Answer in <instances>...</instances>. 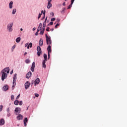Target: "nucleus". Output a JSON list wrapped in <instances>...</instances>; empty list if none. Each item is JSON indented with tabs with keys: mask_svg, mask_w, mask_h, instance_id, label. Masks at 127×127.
<instances>
[{
	"mask_svg": "<svg viewBox=\"0 0 127 127\" xmlns=\"http://www.w3.org/2000/svg\"><path fill=\"white\" fill-rule=\"evenodd\" d=\"M14 99V96L13 95H12V96H11V100L13 101Z\"/></svg>",
	"mask_w": 127,
	"mask_h": 127,
	"instance_id": "nucleus-28",
	"label": "nucleus"
},
{
	"mask_svg": "<svg viewBox=\"0 0 127 127\" xmlns=\"http://www.w3.org/2000/svg\"><path fill=\"white\" fill-rule=\"evenodd\" d=\"M32 46V43H30V44H29L28 46H27V49H29V48H31Z\"/></svg>",
	"mask_w": 127,
	"mask_h": 127,
	"instance_id": "nucleus-23",
	"label": "nucleus"
},
{
	"mask_svg": "<svg viewBox=\"0 0 127 127\" xmlns=\"http://www.w3.org/2000/svg\"><path fill=\"white\" fill-rule=\"evenodd\" d=\"M42 15V14L40 13L39 16H38V19H39L41 18V15Z\"/></svg>",
	"mask_w": 127,
	"mask_h": 127,
	"instance_id": "nucleus-35",
	"label": "nucleus"
},
{
	"mask_svg": "<svg viewBox=\"0 0 127 127\" xmlns=\"http://www.w3.org/2000/svg\"><path fill=\"white\" fill-rule=\"evenodd\" d=\"M28 46H29V43H26V44H25V45H24L25 47H28Z\"/></svg>",
	"mask_w": 127,
	"mask_h": 127,
	"instance_id": "nucleus-41",
	"label": "nucleus"
},
{
	"mask_svg": "<svg viewBox=\"0 0 127 127\" xmlns=\"http://www.w3.org/2000/svg\"><path fill=\"white\" fill-rule=\"evenodd\" d=\"M22 105V101H20L19 102V105L21 106Z\"/></svg>",
	"mask_w": 127,
	"mask_h": 127,
	"instance_id": "nucleus-44",
	"label": "nucleus"
},
{
	"mask_svg": "<svg viewBox=\"0 0 127 127\" xmlns=\"http://www.w3.org/2000/svg\"><path fill=\"white\" fill-rule=\"evenodd\" d=\"M13 25V23H10L7 25V29L9 32H12L13 29H12V26Z\"/></svg>",
	"mask_w": 127,
	"mask_h": 127,
	"instance_id": "nucleus-5",
	"label": "nucleus"
},
{
	"mask_svg": "<svg viewBox=\"0 0 127 127\" xmlns=\"http://www.w3.org/2000/svg\"><path fill=\"white\" fill-rule=\"evenodd\" d=\"M15 47H16L15 45H13V46L12 48V51H13V50L15 49Z\"/></svg>",
	"mask_w": 127,
	"mask_h": 127,
	"instance_id": "nucleus-39",
	"label": "nucleus"
},
{
	"mask_svg": "<svg viewBox=\"0 0 127 127\" xmlns=\"http://www.w3.org/2000/svg\"><path fill=\"white\" fill-rule=\"evenodd\" d=\"M16 9H13V11H12V14L13 15H14L16 13Z\"/></svg>",
	"mask_w": 127,
	"mask_h": 127,
	"instance_id": "nucleus-24",
	"label": "nucleus"
},
{
	"mask_svg": "<svg viewBox=\"0 0 127 127\" xmlns=\"http://www.w3.org/2000/svg\"><path fill=\"white\" fill-rule=\"evenodd\" d=\"M35 96L36 97H38L39 96V95L38 93H35Z\"/></svg>",
	"mask_w": 127,
	"mask_h": 127,
	"instance_id": "nucleus-37",
	"label": "nucleus"
},
{
	"mask_svg": "<svg viewBox=\"0 0 127 127\" xmlns=\"http://www.w3.org/2000/svg\"><path fill=\"white\" fill-rule=\"evenodd\" d=\"M35 35H36V36L39 35V33H38V32H37V33H35Z\"/></svg>",
	"mask_w": 127,
	"mask_h": 127,
	"instance_id": "nucleus-46",
	"label": "nucleus"
},
{
	"mask_svg": "<svg viewBox=\"0 0 127 127\" xmlns=\"http://www.w3.org/2000/svg\"><path fill=\"white\" fill-rule=\"evenodd\" d=\"M17 80V74L15 73L13 78V85L12 88H14L16 86V81Z\"/></svg>",
	"mask_w": 127,
	"mask_h": 127,
	"instance_id": "nucleus-4",
	"label": "nucleus"
},
{
	"mask_svg": "<svg viewBox=\"0 0 127 127\" xmlns=\"http://www.w3.org/2000/svg\"><path fill=\"white\" fill-rule=\"evenodd\" d=\"M24 86H25V89H26V90L28 89L30 86V83L29 82V81H26V82L24 84Z\"/></svg>",
	"mask_w": 127,
	"mask_h": 127,
	"instance_id": "nucleus-9",
	"label": "nucleus"
},
{
	"mask_svg": "<svg viewBox=\"0 0 127 127\" xmlns=\"http://www.w3.org/2000/svg\"><path fill=\"white\" fill-rule=\"evenodd\" d=\"M9 116H10V113H9V114H8V116L9 117Z\"/></svg>",
	"mask_w": 127,
	"mask_h": 127,
	"instance_id": "nucleus-55",
	"label": "nucleus"
},
{
	"mask_svg": "<svg viewBox=\"0 0 127 127\" xmlns=\"http://www.w3.org/2000/svg\"><path fill=\"white\" fill-rule=\"evenodd\" d=\"M49 27H47V28H46V31H49Z\"/></svg>",
	"mask_w": 127,
	"mask_h": 127,
	"instance_id": "nucleus-45",
	"label": "nucleus"
},
{
	"mask_svg": "<svg viewBox=\"0 0 127 127\" xmlns=\"http://www.w3.org/2000/svg\"><path fill=\"white\" fill-rule=\"evenodd\" d=\"M39 28H42V23H40Z\"/></svg>",
	"mask_w": 127,
	"mask_h": 127,
	"instance_id": "nucleus-34",
	"label": "nucleus"
},
{
	"mask_svg": "<svg viewBox=\"0 0 127 127\" xmlns=\"http://www.w3.org/2000/svg\"><path fill=\"white\" fill-rule=\"evenodd\" d=\"M21 111V109L20 108H15L14 112H16V113L15 114V115H17V114H19L20 113Z\"/></svg>",
	"mask_w": 127,
	"mask_h": 127,
	"instance_id": "nucleus-10",
	"label": "nucleus"
},
{
	"mask_svg": "<svg viewBox=\"0 0 127 127\" xmlns=\"http://www.w3.org/2000/svg\"><path fill=\"white\" fill-rule=\"evenodd\" d=\"M63 6H65V2H64L63 3Z\"/></svg>",
	"mask_w": 127,
	"mask_h": 127,
	"instance_id": "nucleus-48",
	"label": "nucleus"
},
{
	"mask_svg": "<svg viewBox=\"0 0 127 127\" xmlns=\"http://www.w3.org/2000/svg\"><path fill=\"white\" fill-rule=\"evenodd\" d=\"M56 21L59 23L60 22V19H59V18L57 19Z\"/></svg>",
	"mask_w": 127,
	"mask_h": 127,
	"instance_id": "nucleus-36",
	"label": "nucleus"
},
{
	"mask_svg": "<svg viewBox=\"0 0 127 127\" xmlns=\"http://www.w3.org/2000/svg\"><path fill=\"white\" fill-rule=\"evenodd\" d=\"M53 25V21H51L50 23L48 25Z\"/></svg>",
	"mask_w": 127,
	"mask_h": 127,
	"instance_id": "nucleus-40",
	"label": "nucleus"
},
{
	"mask_svg": "<svg viewBox=\"0 0 127 127\" xmlns=\"http://www.w3.org/2000/svg\"><path fill=\"white\" fill-rule=\"evenodd\" d=\"M45 27H45V26L42 27V31H45Z\"/></svg>",
	"mask_w": 127,
	"mask_h": 127,
	"instance_id": "nucleus-32",
	"label": "nucleus"
},
{
	"mask_svg": "<svg viewBox=\"0 0 127 127\" xmlns=\"http://www.w3.org/2000/svg\"><path fill=\"white\" fill-rule=\"evenodd\" d=\"M43 41L42 39H40V40L39 41V45L40 47L43 46Z\"/></svg>",
	"mask_w": 127,
	"mask_h": 127,
	"instance_id": "nucleus-19",
	"label": "nucleus"
},
{
	"mask_svg": "<svg viewBox=\"0 0 127 127\" xmlns=\"http://www.w3.org/2000/svg\"><path fill=\"white\" fill-rule=\"evenodd\" d=\"M9 67H6L1 70V73H2V75H1L2 81H3L4 79H5L7 78V74L9 73Z\"/></svg>",
	"mask_w": 127,
	"mask_h": 127,
	"instance_id": "nucleus-1",
	"label": "nucleus"
},
{
	"mask_svg": "<svg viewBox=\"0 0 127 127\" xmlns=\"http://www.w3.org/2000/svg\"><path fill=\"white\" fill-rule=\"evenodd\" d=\"M17 119L18 120H21L23 119V116L21 114H19L17 117Z\"/></svg>",
	"mask_w": 127,
	"mask_h": 127,
	"instance_id": "nucleus-13",
	"label": "nucleus"
},
{
	"mask_svg": "<svg viewBox=\"0 0 127 127\" xmlns=\"http://www.w3.org/2000/svg\"><path fill=\"white\" fill-rule=\"evenodd\" d=\"M20 98V94H19L17 97H16V99L18 100Z\"/></svg>",
	"mask_w": 127,
	"mask_h": 127,
	"instance_id": "nucleus-43",
	"label": "nucleus"
},
{
	"mask_svg": "<svg viewBox=\"0 0 127 127\" xmlns=\"http://www.w3.org/2000/svg\"><path fill=\"white\" fill-rule=\"evenodd\" d=\"M3 90L5 92L7 91L8 90V85H4L3 88Z\"/></svg>",
	"mask_w": 127,
	"mask_h": 127,
	"instance_id": "nucleus-14",
	"label": "nucleus"
},
{
	"mask_svg": "<svg viewBox=\"0 0 127 127\" xmlns=\"http://www.w3.org/2000/svg\"><path fill=\"white\" fill-rule=\"evenodd\" d=\"M59 26V24L58 23V24H57L56 25H55V28H57V27H58Z\"/></svg>",
	"mask_w": 127,
	"mask_h": 127,
	"instance_id": "nucleus-38",
	"label": "nucleus"
},
{
	"mask_svg": "<svg viewBox=\"0 0 127 127\" xmlns=\"http://www.w3.org/2000/svg\"><path fill=\"white\" fill-rule=\"evenodd\" d=\"M75 0H71V4H72L74 3Z\"/></svg>",
	"mask_w": 127,
	"mask_h": 127,
	"instance_id": "nucleus-42",
	"label": "nucleus"
},
{
	"mask_svg": "<svg viewBox=\"0 0 127 127\" xmlns=\"http://www.w3.org/2000/svg\"><path fill=\"white\" fill-rule=\"evenodd\" d=\"M51 31H54V29H53H53H51Z\"/></svg>",
	"mask_w": 127,
	"mask_h": 127,
	"instance_id": "nucleus-54",
	"label": "nucleus"
},
{
	"mask_svg": "<svg viewBox=\"0 0 127 127\" xmlns=\"http://www.w3.org/2000/svg\"><path fill=\"white\" fill-rule=\"evenodd\" d=\"M28 121V119L27 118H25V119H24V127H26L27 125H26V123Z\"/></svg>",
	"mask_w": 127,
	"mask_h": 127,
	"instance_id": "nucleus-17",
	"label": "nucleus"
},
{
	"mask_svg": "<svg viewBox=\"0 0 127 127\" xmlns=\"http://www.w3.org/2000/svg\"><path fill=\"white\" fill-rule=\"evenodd\" d=\"M45 10L44 11V12L43 13V14H44V16L43 17V19H44L45 18Z\"/></svg>",
	"mask_w": 127,
	"mask_h": 127,
	"instance_id": "nucleus-33",
	"label": "nucleus"
},
{
	"mask_svg": "<svg viewBox=\"0 0 127 127\" xmlns=\"http://www.w3.org/2000/svg\"><path fill=\"white\" fill-rule=\"evenodd\" d=\"M25 62L26 63H30V61L29 59H27L26 61H25Z\"/></svg>",
	"mask_w": 127,
	"mask_h": 127,
	"instance_id": "nucleus-27",
	"label": "nucleus"
},
{
	"mask_svg": "<svg viewBox=\"0 0 127 127\" xmlns=\"http://www.w3.org/2000/svg\"><path fill=\"white\" fill-rule=\"evenodd\" d=\"M64 1H67V0H64Z\"/></svg>",
	"mask_w": 127,
	"mask_h": 127,
	"instance_id": "nucleus-57",
	"label": "nucleus"
},
{
	"mask_svg": "<svg viewBox=\"0 0 127 127\" xmlns=\"http://www.w3.org/2000/svg\"><path fill=\"white\" fill-rule=\"evenodd\" d=\"M2 108H3V106L2 105H0V112H1L2 110Z\"/></svg>",
	"mask_w": 127,
	"mask_h": 127,
	"instance_id": "nucleus-29",
	"label": "nucleus"
},
{
	"mask_svg": "<svg viewBox=\"0 0 127 127\" xmlns=\"http://www.w3.org/2000/svg\"><path fill=\"white\" fill-rule=\"evenodd\" d=\"M72 4L71 3L69 5V6H68V7L67 8V9H70L72 7Z\"/></svg>",
	"mask_w": 127,
	"mask_h": 127,
	"instance_id": "nucleus-30",
	"label": "nucleus"
},
{
	"mask_svg": "<svg viewBox=\"0 0 127 127\" xmlns=\"http://www.w3.org/2000/svg\"><path fill=\"white\" fill-rule=\"evenodd\" d=\"M28 109H29V107H27V110H28Z\"/></svg>",
	"mask_w": 127,
	"mask_h": 127,
	"instance_id": "nucleus-56",
	"label": "nucleus"
},
{
	"mask_svg": "<svg viewBox=\"0 0 127 127\" xmlns=\"http://www.w3.org/2000/svg\"><path fill=\"white\" fill-rule=\"evenodd\" d=\"M18 103H19V101H18V100H15L14 102V104L15 105H18Z\"/></svg>",
	"mask_w": 127,
	"mask_h": 127,
	"instance_id": "nucleus-22",
	"label": "nucleus"
},
{
	"mask_svg": "<svg viewBox=\"0 0 127 127\" xmlns=\"http://www.w3.org/2000/svg\"><path fill=\"white\" fill-rule=\"evenodd\" d=\"M37 55L38 57H40L41 54H42V51H41V49L40 46H37Z\"/></svg>",
	"mask_w": 127,
	"mask_h": 127,
	"instance_id": "nucleus-6",
	"label": "nucleus"
},
{
	"mask_svg": "<svg viewBox=\"0 0 127 127\" xmlns=\"http://www.w3.org/2000/svg\"><path fill=\"white\" fill-rule=\"evenodd\" d=\"M44 60L42 61V67L44 68H46V64L45 63H46V61H47L48 57L47 55L46 54H44Z\"/></svg>",
	"mask_w": 127,
	"mask_h": 127,
	"instance_id": "nucleus-2",
	"label": "nucleus"
},
{
	"mask_svg": "<svg viewBox=\"0 0 127 127\" xmlns=\"http://www.w3.org/2000/svg\"><path fill=\"white\" fill-rule=\"evenodd\" d=\"M35 30H36V28H33V31H34Z\"/></svg>",
	"mask_w": 127,
	"mask_h": 127,
	"instance_id": "nucleus-50",
	"label": "nucleus"
},
{
	"mask_svg": "<svg viewBox=\"0 0 127 127\" xmlns=\"http://www.w3.org/2000/svg\"><path fill=\"white\" fill-rule=\"evenodd\" d=\"M21 40V38L20 37H17V38L16 39V40H15V41L18 43L20 42Z\"/></svg>",
	"mask_w": 127,
	"mask_h": 127,
	"instance_id": "nucleus-21",
	"label": "nucleus"
},
{
	"mask_svg": "<svg viewBox=\"0 0 127 127\" xmlns=\"http://www.w3.org/2000/svg\"><path fill=\"white\" fill-rule=\"evenodd\" d=\"M27 54V53L25 52L24 53V56L26 55Z\"/></svg>",
	"mask_w": 127,
	"mask_h": 127,
	"instance_id": "nucleus-53",
	"label": "nucleus"
},
{
	"mask_svg": "<svg viewBox=\"0 0 127 127\" xmlns=\"http://www.w3.org/2000/svg\"><path fill=\"white\" fill-rule=\"evenodd\" d=\"M35 67V62H33L32 63L31 68V70L32 72H34Z\"/></svg>",
	"mask_w": 127,
	"mask_h": 127,
	"instance_id": "nucleus-11",
	"label": "nucleus"
},
{
	"mask_svg": "<svg viewBox=\"0 0 127 127\" xmlns=\"http://www.w3.org/2000/svg\"><path fill=\"white\" fill-rule=\"evenodd\" d=\"M20 30H21V31H23V29L21 28V29H20Z\"/></svg>",
	"mask_w": 127,
	"mask_h": 127,
	"instance_id": "nucleus-52",
	"label": "nucleus"
},
{
	"mask_svg": "<svg viewBox=\"0 0 127 127\" xmlns=\"http://www.w3.org/2000/svg\"><path fill=\"white\" fill-rule=\"evenodd\" d=\"M56 20V18H52L51 19V21H54Z\"/></svg>",
	"mask_w": 127,
	"mask_h": 127,
	"instance_id": "nucleus-31",
	"label": "nucleus"
},
{
	"mask_svg": "<svg viewBox=\"0 0 127 127\" xmlns=\"http://www.w3.org/2000/svg\"><path fill=\"white\" fill-rule=\"evenodd\" d=\"M12 5H13V1H11L10 3H9V7L10 9L12 8Z\"/></svg>",
	"mask_w": 127,
	"mask_h": 127,
	"instance_id": "nucleus-18",
	"label": "nucleus"
},
{
	"mask_svg": "<svg viewBox=\"0 0 127 127\" xmlns=\"http://www.w3.org/2000/svg\"><path fill=\"white\" fill-rule=\"evenodd\" d=\"M41 13H40L41 14H43V10H42L41 12Z\"/></svg>",
	"mask_w": 127,
	"mask_h": 127,
	"instance_id": "nucleus-49",
	"label": "nucleus"
},
{
	"mask_svg": "<svg viewBox=\"0 0 127 127\" xmlns=\"http://www.w3.org/2000/svg\"><path fill=\"white\" fill-rule=\"evenodd\" d=\"M42 28L38 27L37 32H39L40 31H42Z\"/></svg>",
	"mask_w": 127,
	"mask_h": 127,
	"instance_id": "nucleus-25",
	"label": "nucleus"
},
{
	"mask_svg": "<svg viewBox=\"0 0 127 127\" xmlns=\"http://www.w3.org/2000/svg\"><path fill=\"white\" fill-rule=\"evenodd\" d=\"M13 73V70L12 71H10V74H12Z\"/></svg>",
	"mask_w": 127,
	"mask_h": 127,
	"instance_id": "nucleus-51",
	"label": "nucleus"
},
{
	"mask_svg": "<svg viewBox=\"0 0 127 127\" xmlns=\"http://www.w3.org/2000/svg\"><path fill=\"white\" fill-rule=\"evenodd\" d=\"M40 82V79L39 78H37L35 81V83H34V85H36V84H39V83Z\"/></svg>",
	"mask_w": 127,
	"mask_h": 127,
	"instance_id": "nucleus-12",
	"label": "nucleus"
},
{
	"mask_svg": "<svg viewBox=\"0 0 127 127\" xmlns=\"http://www.w3.org/2000/svg\"><path fill=\"white\" fill-rule=\"evenodd\" d=\"M31 75H32L31 72V71L28 72V73H27V74H26V78L29 79V78L31 77Z\"/></svg>",
	"mask_w": 127,
	"mask_h": 127,
	"instance_id": "nucleus-15",
	"label": "nucleus"
},
{
	"mask_svg": "<svg viewBox=\"0 0 127 127\" xmlns=\"http://www.w3.org/2000/svg\"><path fill=\"white\" fill-rule=\"evenodd\" d=\"M44 33V31L43 30H41L40 33V35H43Z\"/></svg>",
	"mask_w": 127,
	"mask_h": 127,
	"instance_id": "nucleus-26",
	"label": "nucleus"
},
{
	"mask_svg": "<svg viewBox=\"0 0 127 127\" xmlns=\"http://www.w3.org/2000/svg\"><path fill=\"white\" fill-rule=\"evenodd\" d=\"M47 51H48V59H50V53L52 52L51 46L49 45L48 47L47 48Z\"/></svg>",
	"mask_w": 127,
	"mask_h": 127,
	"instance_id": "nucleus-7",
	"label": "nucleus"
},
{
	"mask_svg": "<svg viewBox=\"0 0 127 127\" xmlns=\"http://www.w3.org/2000/svg\"><path fill=\"white\" fill-rule=\"evenodd\" d=\"M51 15H53V16L54 15V13L53 12H51Z\"/></svg>",
	"mask_w": 127,
	"mask_h": 127,
	"instance_id": "nucleus-47",
	"label": "nucleus"
},
{
	"mask_svg": "<svg viewBox=\"0 0 127 127\" xmlns=\"http://www.w3.org/2000/svg\"><path fill=\"white\" fill-rule=\"evenodd\" d=\"M46 43L47 45H50L52 44V40L51 37H48L47 34H46Z\"/></svg>",
	"mask_w": 127,
	"mask_h": 127,
	"instance_id": "nucleus-3",
	"label": "nucleus"
},
{
	"mask_svg": "<svg viewBox=\"0 0 127 127\" xmlns=\"http://www.w3.org/2000/svg\"><path fill=\"white\" fill-rule=\"evenodd\" d=\"M5 122L3 119H1L0 120V126H2L4 125Z\"/></svg>",
	"mask_w": 127,
	"mask_h": 127,
	"instance_id": "nucleus-16",
	"label": "nucleus"
},
{
	"mask_svg": "<svg viewBox=\"0 0 127 127\" xmlns=\"http://www.w3.org/2000/svg\"><path fill=\"white\" fill-rule=\"evenodd\" d=\"M47 17L45 19V21H44V23H43V27H46V21H47Z\"/></svg>",
	"mask_w": 127,
	"mask_h": 127,
	"instance_id": "nucleus-20",
	"label": "nucleus"
},
{
	"mask_svg": "<svg viewBox=\"0 0 127 127\" xmlns=\"http://www.w3.org/2000/svg\"><path fill=\"white\" fill-rule=\"evenodd\" d=\"M48 1V4L47 5V8L50 9L52 6V4L51 3L52 0H47Z\"/></svg>",
	"mask_w": 127,
	"mask_h": 127,
	"instance_id": "nucleus-8",
	"label": "nucleus"
}]
</instances>
